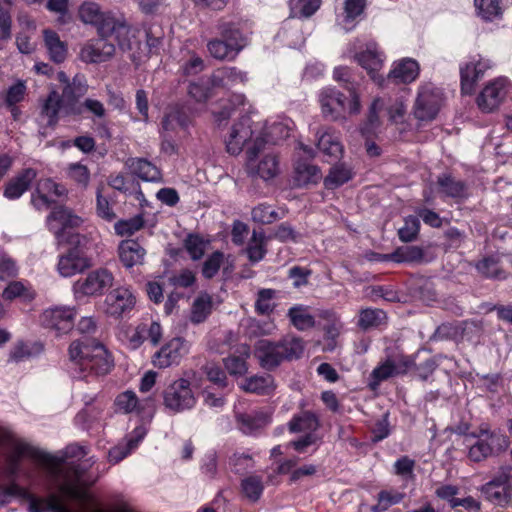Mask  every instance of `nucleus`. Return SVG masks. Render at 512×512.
Instances as JSON below:
<instances>
[{"label":"nucleus","instance_id":"473e14b6","mask_svg":"<svg viewBox=\"0 0 512 512\" xmlns=\"http://www.w3.org/2000/svg\"><path fill=\"white\" fill-rule=\"evenodd\" d=\"M247 81V74L236 67L218 69L211 77V83L217 87H232Z\"/></svg>","mask_w":512,"mask_h":512},{"label":"nucleus","instance_id":"c756f323","mask_svg":"<svg viewBox=\"0 0 512 512\" xmlns=\"http://www.w3.org/2000/svg\"><path fill=\"white\" fill-rule=\"evenodd\" d=\"M119 258L126 268L141 265L146 255L145 249L135 240H124L120 243Z\"/></svg>","mask_w":512,"mask_h":512},{"label":"nucleus","instance_id":"e2e57ef3","mask_svg":"<svg viewBox=\"0 0 512 512\" xmlns=\"http://www.w3.org/2000/svg\"><path fill=\"white\" fill-rule=\"evenodd\" d=\"M144 225L142 217L136 216L127 220H120L115 223L114 229L120 236H130L139 231Z\"/></svg>","mask_w":512,"mask_h":512},{"label":"nucleus","instance_id":"4be33fe9","mask_svg":"<svg viewBox=\"0 0 512 512\" xmlns=\"http://www.w3.org/2000/svg\"><path fill=\"white\" fill-rule=\"evenodd\" d=\"M187 125L188 118L179 110H173L164 117L162 122L163 140L161 144L163 152L169 155L177 152V146L174 143L171 133L174 132L177 127L185 129Z\"/></svg>","mask_w":512,"mask_h":512},{"label":"nucleus","instance_id":"ddd939ff","mask_svg":"<svg viewBox=\"0 0 512 512\" xmlns=\"http://www.w3.org/2000/svg\"><path fill=\"white\" fill-rule=\"evenodd\" d=\"M113 282V274L108 269L98 268L89 272L85 278L78 279L73 284V292L77 299L84 296H98L112 287Z\"/></svg>","mask_w":512,"mask_h":512},{"label":"nucleus","instance_id":"f3484780","mask_svg":"<svg viewBox=\"0 0 512 512\" xmlns=\"http://www.w3.org/2000/svg\"><path fill=\"white\" fill-rule=\"evenodd\" d=\"M252 121L250 117L244 116L235 123L225 140L227 152L231 155H238L245 145L252 146L253 137Z\"/></svg>","mask_w":512,"mask_h":512},{"label":"nucleus","instance_id":"864d4df0","mask_svg":"<svg viewBox=\"0 0 512 512\" xmlns=\"http://www.w3.org/2000/svg\"><path fill=\"white\" fill-rule=\"evenodd\" d=\"M207 48L210 55L218 60H232L238 55L236 46L230 45L223 38L210 41Z\"/></svg>","mask_w":512,"mask_h":512},{"label":"nucleus","instance_id":"4468645a","mask_svg":"<svg viewBox=\"0 0 512 512\" xmlns=\"http://www.w3.org/2000/svg\"><path fill=\"white\" fill-rule=\"evenodd\" d=\"M512 91V83L505 77L488 82L478 95L476 102L483 112L496 110Z\"/></svg>","mask_w":512,"mask_h":512},{"label":"nucleus","instance_id":"6e6d98bb","mask_svg":"<svg viewBox=\"0 0 512 512\" xmlns=\"http://www.w3.org/2000/svg\"><path fill=\"white\" fill-rule=\"evenodd\" d=\"M289 6L293 17L309 18L320 8L321 0H290Z\"/></svg>","mask_w":512,"mask_h":512},{"label":"nucleus","instance_id":"a878e982","mask_svg":"<svg viewBox=\"0 0 512 512\" xmlns=\"http://www.w3.org/2000/svg\"><path fill=\"white\" fill-rule=\"evenodd\" d=\"M355 59L370 75L371 79L381 85L384 79L377 74L384 63V54L376 46H368L366 50L355 55Z\"/></svg>","mask_w":512,"mask_h":512},{"label":"nucleus","instance_id":"a19ab883","mask_svg":"<svg viewBox=\"0 0 512 512\" xmlns=\"http://www.w3.org/2000/svg\"><path fill=\"white\" fill-rule=\"evenodd\" d=\"M241 388L249 393L269 394L274 390V379L269 374L252 376L244 381Z\"/></svg>","mask_w":512,"mask_h":512},{"label":"nucleus","instance_id":"a18cd8bd","mask_svg":"<svg viewBox=\"0 0 512 512\" xmlns=\"http://www.w3.org/2000/svg\"><path fill=\"white\" fill-rule=\"evenodd\" d=\"M266 237L262 231L254 230L246 247L248 259L252 263L261 261L266 255Z\"/></svg>","mask_w":512,"mask_h":512},{"label":"nucleus","instance_id":"37998d69","mask_svg":"<svg viewBox=\"0 0 512 512\" xmlns=\"http://www.w3.org/2000/svg\"><path fill=\"white\" fill-rule=\"evenodd\" d=\"M423 252L419 247L407 246L398 248L391 254L377 255L376 260L387 261L392 260L397 263L401 262H415L421 260Z\"/></svg>","mask_w":512,"mask_h":512},{"label":"nucleus","instance_id":"09e8293b","mask_svg":"<svg viewBox=\"0 0 512 512\" xmlns=\"http://www.w3.org/2000/svg\"><path fill=\"white\" fill-rule=\"evenodd\" d=\"M477 15L485 21H493L502 15L501 0H474Z\"/></svg>","mask_w":512,"mask_h":512},{"label":"nucleus","instance_id":"f03ea898","mask_svg":"<svg viewBox=\"0 0 512 512\" xmlns=\"http://www.w3.org/2000/svg\"><path fill=\"white\" fill-rule=\"evenodd\" d=\"M81 338L72 341L68 347V358L80 376L106 375L113 367V359L107 348L96 338L90 337L97 331L93 317H82L77 324Z\"/></svg>","mask_w":512,"mask_h":512},{"label":"nucleus","instance_id":"72a5a7b5","mask_svg":"<svg viewBox=\"0 0 512 512\" xmlns=\"http://www.w3.org/2000/svg\"><path fill=\"white\" fill-rule=\"evenodd\" d=\"M320 426L317 415L311 411H302L293 415L288 422V429L291 433H313Z\"/></svg>","mask_w":512,"mask_h":512},{"label":"nucleus","instance_id":"f704fd0d","mask_svg":"<svg viewBox=\"0 0 512 512\" xmlns=\"http://www.w3.org/2000/svg\"><path fill=\"white\" fill-rule=\"evenodd\" d=\"M63 105L62 96L56 91L49 93L41 107V117L48 126H54L57 123L59 113L64 114Z\"/></svg>","mask_w":512,"mask_h":512},{"label":"nucleus","instance_id":"2f4dec72","mask_svg":"<svg viewBox=\"0 0 512 512\" xmlns=\"http://www.w3.org/2000/svg\"><path fill=\"white\" fill-rule=\"evenodd\" d=\"M146 431L143 427H137L134 429L133 434L128 438L125 444H119L110 449L108 458L113 464H116L127 457L132 450H134L139 442L144 438Z\"/></svg>","mask_w":512,"mask_h":512},{"label":"nucleus","instance_id":"e433bc0d","mask_svg":"<svg viewBox=\"0 0 512 512\" xmlns=\"http://www.w3.org/2000/svg\"><path fill=\"white\" fill-rule=\"evenodd\" d=\"M44 346L40 342L18 341L10 350L9 360L13 362H22L40 355Z\"/></svg>","mask_w":512,"mask_h":512},{"label":"nucleus","instance_id":"774afa93","mask_svg":"<svg viewBox=\"0 0 512 512\" xmlns=\"http://www.w3.org/2000/svg\"><path fill=\"white\" fill-rule=\"evenodd\" d=\"M251 215L253 221L261 224H270L277 218L276 211L272 208V206L267 204H259L258 206L254 207Z\"/></svg>","mask_w":512,"mask_h":512},{"label":"nucleus","instance_id":"423d86ee","mask_svg":"<svg viewBox=\"0 0 512 512\" xmlns=\"http://www.w3.org/2000/svg\"><path fill=\"white\" fill-rule=\"evenodd\" d=\"M349 91L347 97L333 87H325L319 93V103L324 118L331 121L346 120L350 115L361 111L360 96L354 87H346Z\"/></svg>","mask_w":512,"mask_h":512},{"label":"nucleus","instance_id":"f8f14e48","mask_svg":"<svg viewBox=\"0 0 512 512\" xmlns=\"http://www.w3.org/2000/svg\"><path fill=\"white\" fill-rule=\"evenodd\" d=\"M164 405L169 410L179 413L193 408L196 397L187 379L173 381L163 393Z\"/></svg>","mask_w":512,"mask_h":512},{"label":"nucleus","instance_id":"69168bd1","mask_svg":"<svg viewBox=\"0 0 512 512\" xmlns=\"http://www.w3.org/2000/svg\"><path fill=\"white\" fill-rule=\"evenodd\" d=\"M403 498V493L383 490L378 494V504L373 508V511L383 512L390 506L400 503Z\"/></svg>","mask_w":512,"mask_h":512},{"label":"nucleus","instance_id":"4c0bfd02","mask_svg":"<svg viewBox=\"0 0 512 512\" xmlns=\"http://www.w3.org/2000/svg\"><path fill=\"white\" fill-rule=\"evenodd\" d=\"M437 184L439 186L440 192L445 197L450 198H464L466 197V184L457 180L449 174H442L437 179Z\"/></svg>","mask_w":512,"mask_h":512},{"label":"nucleus","instance_id":"338daca9","mask_svg":"<svg viewBox=\"0 0 512 512\" xmlns=\"http://www.w3.org/2000/svg\"><path fill=\"white\" fill-rule=\"evenodd\" d=\"M224 255L220 251L212 253L204 262L202 267V274L205 278H213L219 271L223 262Z\"/></svg>","mask_w":512,"mask_h":512},{"label":"nucleus","instance_id":"5701e85b","mask_svg":"<svg viewBox=\"0 0 512 512\" xmlns=\"http://www.w3.org/2000/svg\"><path fill=\"white\" fill-rule=\"evenodd\" d=\"M106 38L101 37L86 43L80 51L81 60L86 63H101L109 60L115 53V46Z\"/></svg>","mask_w":512,"mask_h":512},{"label":"nucleus","instance_id":"13d9d810","mask_svg":"<svg viewBox=\"0 0 512 512\" xmlns=\"http://www.w3.org/2000/svg\"><path fill=\"white\" fill-rule=\"evenodd\" d=\"M275 294V290L268 288L258 291L255 302V310L258 314L267 315L274 310L275 304L273 303V299Z\"/></svg>","mask_w":512,"mask_h":512},{"label":"nucleus","instance_id":"0eeeda50","mask_svg":"<svg viewBox=\"0 0 512 512\" xmlns=\"http://www.w3.org/2000/svg\"><path fill=\"white\" fill-rule=\"evenodd\" d=\"M4 436L1 445H9V453L6 462H15L21 465L23 458H29L36 464L46 469L48 474H56L59 470V464L63 460L61 457L53 456L37 447H34L21 440H12L11 435L6 430L0 428Z\"/></svg>","mask_w":512,"mask_h":512},{"label":"nucleus","instance_id":"8fccbe9b","mask_svg":"<svg viewBox=\"0 0 512 512\" xmlns=\"http://www.w3.org/2000/svg\"><path fill=\"white\" fill-rule=\"evenodd\" d=\"M352 170L344 164L331 167L329 174L324 179L327 189H335L352 178Z\"/></svg>","mask_w":512,"mask_h":512},{"label":"nucleus","instance_id":"1a4fd4ad","mask_svg":"<svg viewBox=\"0 0 512 512\" xmlns=\"http://www.w3.org/2000/svg\"><path fill=\"white\" fill-rule=\"evenodd\" d=\"M444 102V95L440 88L431 82L421 83L417 89L413 105V115L421 122L434 120Z\"/></svg>","mask_w":512,"mask_h":512},{"label":"nucleus","instance_id":"0e129e2a","mask_svg":"<svg viewBox=\"0 0 512 512\" xmlns=\"http://www.w3.org/2000/svg\"><path fill=\"white\" fill-rule=\"evenodd\" d=\"M138 406V398L133 391H125L119 394L115 399L116 410L122 413H131Z\"/></svg>","mask_w":512,"mask_h":512},{"label":"nucleus","instance_id":"680f3d73","mask_svg":"<svg viewBox=\"0 0 512 512\" xmlns=\"http://www.w3.org/2000/svg\"><path fill=\"white\" fill-rule=\"evenodd\" d=\"M207 243L198 235L190 234L184 242L185 249L191 259L199 260L203 257Z\"/></svg>","mask_w":512,"mask_h":512},{"label":"nucleus","instance_id":"bb28decb","mask_svg":"<svg viewBox=\"0 0 512 512\" xmlns=\"http://www.w3.org/2000/svg\"><path fill=\"white\" fill-rule=\"evenodd\" d=\"M317 148L332 160L339 159L343 154V146L338 133L332 128H323L317 132Z\"/></svg>","mask_w":512,"mask_h":512},{"label":"nucleus","instance_id":"412c9836","mask_svg":"<svg viewBox=\"0 0 512 512\" xmlns=\"http://www.w3.org/2000/svg\"><path fill=\"white\" fill-rule=\"evenodd\" d=\"M411 362L403 357H388L383 363L375 367L371 373L369 386L376 389L382 381L388 378L405 373Z\"/></svg>","mask_w":512,"mask_h":512},{"label":"nucleus","instance_id":"052dcab7","mask_svg":"<svg viewBox=\"0 0 512 512\" xmlns=\"http://www.w3.org/2000/svg\"><path fill=\"white\" fill-rule=\"evenodd\" d=\"M14 0H0V30L4 39L11 38V8Z\"/></svg>","mask_w":512,"mask_h":512},{"label":"nucleus","instance_id":"9b49d317","mask_svg":"<svg viewBox=\"0 0 512 512\" xmlns=\"http://www.w3.org/2000/svg\"><path fill=\"white\" fill-rule=\"evenodd\" d=\"M481 492L489 502L505 506L512 497V466H503L494 477L484 484Z\"/></svg>","mask_w":512,"mask_h":512},{"label":"nucleus","instance_id":"79ce46f5","mask_svg":"<svg viewBox=\"0 0 512 512\" xmlns=\"http://www.w3.org/2000/svg\"><path fill=\"white\" fill-rule=\"evenodd\" d=\"M387 320L386 313L378 308H366L359 312L357 325L364 331L377 328Z\"/></svg>","mask_w":512,"mask_h":512},{"label":"nucleus","instance_id":"c85d7f7f","mask_svg":"<svg viewBox=\"0 0 512 512\" xmlns=\"http://www.w3.org/2000/svg\"><path fill=\"white\" fill-rule=\"evenodd\" d=\"M236 419L243 433L252 434L271 422V414L267 411L259 410L252 413L238 414Z\"/></svg>","mask_w":512,"mask_h":512},{"label":"nucleus","instance_id":"cd10ccee","mask_svg":"<svg viewBox=\"0 0 512 512\" xmlns=\"http://www.w3.org/2000/svg\"><path fill=\"white\" fill-rule=\"evenodd\" d=\"M131 173L143 181L160 182L162 175L160 170L152 162L143 158H128L125 162Z\"/></svg>","mask_w":512,"mask_h":512},{"label":"nucleus","instance_id":"a211bd4d","mask_svg":"<svg viewBox=\"0 0 512 512\" xmlns=\"http://www.w3.org/2000/svg\"><path fill=\"white\" fill-rule=\"evenodd\" d=\"M88 91V84L84 75H75L72 82L62 90L63 111L64 115H80L82 106L78 103V99L83 97Z\"/></svg>","mask_w":512,"mask_h":512},{"label":"nucleus","instance_id":"49530a36","mask_svg":"<svg viewBox=\"0 0 512 512\" xmlns=\"http://www.w3.org/2000/svg\"><path fill=\"white\" fill-rule=\"evenodd\" d=\"M2 298L9 301L16 298L31 301L35 298V292L29 284H25L22 281H12L4 289Z\"/></svg>","mask_w":512,"mask_h":512},{"label":"nucleus","instance_id":"58836bf2","mask_svg":"<svg viewBox=\"0 0 512 512\" xmlns=\"http://www.w3.org/2000/svg\"><path fill=\"white\" fill-rule=\"evenodd\" d=\"M294 170L295 181L298 186L317 183L322 178L320 169L305 161H297Z\"/></svg>","mask_w":512,"mask_h":512},{"label":"nucleus","instance_id":"4d7b16f0","mask_svg":"<svg viewBox=\"0 0 512 512\" xmlns=\"http://www.w3.org/2000/svg\"><path fill=\"white\" fill-rule=\"evenodd\" d=\"M67 177L81 189H86L90 183V171L81 163H70L66 167Z\"/></svg>","mask_w":512,"mask_h":512},{"label":"nucleus","instance_id":"de8ad7c7","mask_svg":"<svg viewBox=\"0 0 512 512\" xmlns=\"http://www.w3.org/2000/svg\"><path fill=\"white\" fill-rule=\"evenodd\" d=\"M212 310V298L208 294L199 295L193 302L190 320L194 324L204 322Z\"/></svg>","mask_w":512,"mask_h":512},{"label":"nucleus","instance_id":"20e7f679","mask_svg":"<svg viewBox=\"0 0 512 512\" xmlns=\"http://www.w3.org/2000/svg\"><path fill=\"white\" fill-rule=\"evenodd\" d=\"M78 17L84 24L95 27L100 37L114 36L121 49H131V29L123 18L116 17L111 11L102 10L94 1L82 3Z\"/></svg>","mask_w":512,"mask_h":512},{"label":"nucleus","instance_id":"bf43d9fd","mask_svg":"<svg viewBox=\"0 0 512 512\" xmlns=\"http://www.w3.org/2000/svg\"><path fill=\"white\" fill-rule=\"evenodd\" d=\"M420 230V221L417 216H407L404 225L399 228L398 236L402 242H411L416 239Z\"/></svg>","mask_w":512,"mask_h":512},{"label":"nucleus","instance_id":"5fc2aeb1","mask_svg":"<svg viewBox=\"0 0 512 512\" xmlns=\"http://www.w3.org/2000/svg\"><path fill=\"white\" fill-rule=\"evenodd\" d=\"M476 268L480 274L487 278L503 280L506 278V273L500 266L499 259L489 256L480 260Z\"/></svg>","mask_w":512,"mask_h":512},{"label":"nucleus","instance_id":"c03bdc74","mask_svg":"<svg viewBox=\"0 0 512 512\" xmlns=\"http://www.w3.org/2000/svg\"><path fill=\"white\" fill-rule=\"evenodd\" d=\"M220 35L226 42L232 46H236V51L239 53L246 45V38L241 32L238 24L225 22L219 25Z\"/></svg>","mask_w":512,"mask_h":512},{"label":"nucleus","instance_id":"6e6552de","mask_svg":"<svg viewBox=\"0 0 512 512\" xmlns=\"http://www.w3.org/2000/svg\"><path fill=\"white\" fill-rule=\"evenodd\" d=\"M265 141L256 137L252 146L247 148L246 170L251 177L261 178L265 181L276 177L280 171L278 157L274 154H265L259 158L258 154L264 149Z\"/></svg>","mask_w":512,"mask_h":512},{"label":"nucleus","instance_id":"f257e3e1","mask_svg":"<svg viewBox=\"0 0 512 512\" xmlns=\"http://www.w3.org/2000/svg\"><path fill=\"white\" fill-rule=\"evenodd\" d=\"M81 224V217L63 206L54 208L47 217V226L53 232L58 242H67L74 245L66 254L59 258L57 268L63 277H71L82 273L92 266L91 259L83 249V242L86 241V238L78 233L68 231L69 229L79 227Z\"/></svg>","mask_w":512,"mask_h":512},{"label":"nucleus","instance_id":"b1692460","mask_svg":"<svg viewBox=\"0 0 512 512\" xmlns=\"http://www.w3.org/2000/svg\"><path fill=\"white\" fill-rule=\"evenodd\" d=\"M36 193L32 196V202L37 209L41 210L50 207L55 201L52 196L62 197L66 195L67 190L63 185L47 178L39 181Z\"/></svg>","mask_w":512,"mask_h":512},{"label":"nucleus","instance_id":"9d476101","mask_svg":"<svg viewBox=\"0 0 512 512\" xmlns=\"http://www.w3.org/2000/svg\"><path fill=\"white\" fill-rule=\"evenodd\" d=\"M508 445L507 437L500 431L481 428L478 439L469 447L468 457L474 462H480L505 450Z\"/></svg>","mask_w":512,"mask_h":512},{"label":"nucleus","instance_id":"ea45409f","mask_svg":"<svg viewBox=\"0 0 512 512\" xmlns=\"http://www.w3.org/2000/svg\"><path fill=\"white\" fill-rule=\"evenodd\" d=\"M44 42L49 52L50 58L56 62L61 63L65 60L67 55V46L60 40L58 34L52 30H44Z\"/></svg>","mask_w":512,"mask_h":512},{"label":"nucleus","instance_id":"dca6fc26","mask_svg":"<svg viewBox=\"0 0 512 512\" xmlns=\"http://www.w3.org/2000/svg\"><path fill=\"white\" fill-rule=\"evenodd\" d=\"M190 351V343L181 337H175L165 343L152 358L154 366L167 368L178 365Z\"/></svg>","mask_w":512,"mask_h":512},{"label":"nucleus","instance_id":"3c124183","mask_svg":"<svg viewBox=\"0 0 512 512\" xmlns=\"http://www.w3.org/2000/svg\"><path fill=\"white\" fill-rule=\"evenodd\" d=\"M240 352L241 356H229L224 360L225 368L230 375L241 376L248 370L246 359L250 355V349L247 345H243Z\"/></svg>","mask_w":512,"mask_h":512},{"label":"nucleus","instance_id":"393cba45","mask_svg":"<svg viewBox=\"0 0 512 512\" xmlns=\"http://www.w3.org/2000/svg\"><path fill=\"white\" fill-rule=\"evenodd\" d=\"M420 73L419 63L413 58H403L393 63L387 75L388 80L396 84H410Z\"/></svg>","mask_w":512,"mask_h":512},{"label":"nucleus","instance_id":"2eb2a0df","mask_svg":"<svg viewBox=\"0 0 512 512\" xmlns=\"http://www.w3.org/2000/svg\"><path fill=\"white\" fill-rule=\"evenodd\" d=\"M75 315L74 308L54 306L41 313L40 323L44 328L54 331L56 335H62L73 328Z\"/></svg>","mask_w":512,"mask_h":512},{"label":"nucleus","instance_id":"aec40b11","mask_svg":"<svg viewBox=\"0 0 512 512\" xmlns=\"http://www.w3.org/2000/svg\"><path fill=\"white\" fill-rule=\"evenodd\" d=\"M135 305V297L129 288L121 286L110 291L104 301L105 313L120 317Z\"/></svg>","mask_w":512,"mask_h":512},{"label":"nucleus","instance_id":"7ed1b4c3","mask_svg":"<svg viewBox=\"0 0 512 512\" xmlns=\"http://www.w3.org/2000/svg\"><path fill=\"white\" fill-rule=\"evenodd\" d=\"M84 447L79 445H69L64 451L53 456L61 457L63 460L59 464V470L56 474H49L58 482V490L63 495L86 503L90 501V495L86 488L92 486L98 479V475L91 477L87 474L88 469L94 462L87 460L83 463L75 464L74 462H66L68 458H80L86 455Z\"/></svg>","mask_w":512,"mask_h":512},{"label":"nucleus","instance_id":"7c9ffc66","mask_svg":"<svg viewBox=\"0 0 512 512\" xmlns=\"http://www.w3.org/2000/svg\"><path fill=\"white\" fill-rule=\"evenodd\" d=\"M36 176L37 173L34 169H25L6 184L4 196L10 200L18 199L25 191L28 190L31 182L36 178Z\"/></svg>","mask_w":512,"mask_h":512},{"label":"nucleus","instance_id":"6ab92c4d","mask_svg":"<svg viewBox=\"0 0 512 512\" xmlns=\"http://www.w3.org/2000/svg\"><path fill=\"white\" fill-rule=\"evenodd\" d=\"M492 67L489 59H472L460 67L461 91L470 95L473 93L475 85L484 76L485 72Z\"/></svg>","mask_w":512,"mask_h":512},{"label":"nucleus","instance_id":"39448f33","mask_svg":"<svg viewBox=\"0 0 512 512\" xmlns=\"http://www.w3.org/2000/svg\"><path fill=\"white\" fill-rule=\"evenodd\" d=\"M304 351V343L301 338L286 336L273 342L268 339H260L254 346V355L262 368L270 370L284 360L299 358Z\"/></svg>","mask_w":512,"mask_h":512},{"label":"nucleus","instance_id":"603ef678","mask_svg":"<svg viewBox=\"0 0 512 512\" xmlns=\"http://www.w3.org/2000/svg\"><path fill=\"white\" fill-rule=\"evenodd\" d=\"M241 489L245 497L250 501H258L264 490L262 477L255 474L245 477L241 481Z\"/></svg>","mask_w":512,"mask_h":512},{"label":"nucleus","instance_id":"c9c22d12","mask_svg":"<svg viewBox=\"0 0 512 512\" xmlns=\"http://www.w3.org/2000/svg\"><path fill=\"white\" fill-rule=\"evenodd\" d=\"M287 316L291 324L300 331L309 330L316 324L315 317L311 314L310 308L302 304L289 308Z\"/></svg>","mask_w":512,"mask_h":512}]
</instances>
